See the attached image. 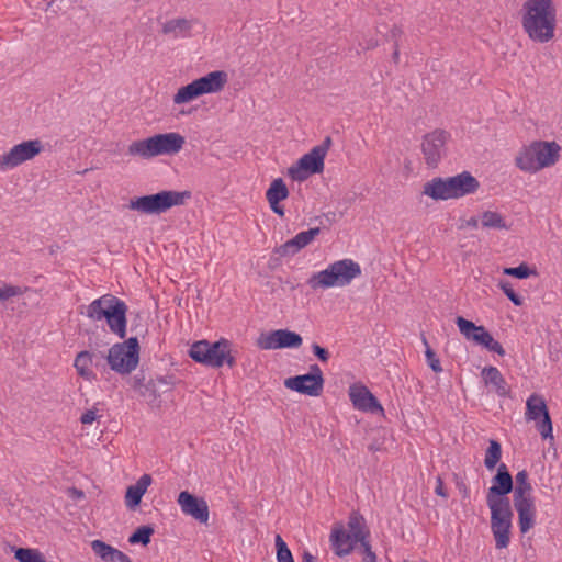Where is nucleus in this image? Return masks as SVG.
<instances>
[{
	"mask_svg": "<svg viewBox=\"0 0 562 562\" xmlns=\"http://www.w3.org/2000/svg\"><path fill=\"white\" fill-rule=\"evenodd\" d=\"M558 11L553 0H525L521 8V26L527 36L544 44L555 36Z\"/></svg>",
	"mask_w": 562,
	"mask_h": 562,
	"instance_id": "obj_1",
	"label": "nucleus"
},
{
	"mask_svg": "<svg viewBox=\"0 0 562 562\" xmlns=\"http://www.w3.org/2000/svg\"><path fill=\"white\" fill-rule=\"evenodd\" d=\"M562 146L555 140H532L522 146L515 157L521 171L535 175L554 167L561 159Z\"/></svg>",
	"mask_w": 562,
	"mask_h": 562,
	"instance_id": "obj_2",
	"label": "nucleus"
},
{
	"mask_svg": "<svg viewBox=\"0 0 562 562\" xmlns=\"http://www.w3.org/2000/svg\"><path fill=\"white\" fill-rule=\"evenodd\" d=\"M362 273L360 265L350 258H344L314 272L307 280L312 290L342 289L349 286Z\"/></svg>",
	"mask_w": 562,
	"mask_h": 562,
	"instance_id": "obj_3",
	"label": "nucleus"
},
{
	"mask_svg": "<svg viewBox=\"0 0 562 562\" xmlns=\"http://www.w3.org/2000/svg\"><path fill=\"white\" fill-rule=\"evenodd\" d=\"M184 144V136L178 132L158 133L146 138L133 140L127 147V154L140 159L173 156L182 150Z\"/></svg>",
	"mask_w": 562,
	"mask_h": 562,
	"instance_id": "obj_4",
	"label": "nucleus"
},
{
	"mask_svg": "<svg viewBox=\"0 0 562 562\" xmlns=\"http://www.w3.org/2000/svg\"><path fill=\"white\" fill-rule=\"evenodd\" d=\"M479 181L471 173L463 171L447 178H434L423 186V194L436 200H457L474 193Z\"/></svg>",
	"mask_w": 562,
	"mask_h": 562,
	"instance_id": "obj_5",
	"label": "nucleus"
},
{
	"mask_svg": "<svg viewBox=\"0 0 562 562\" xmlns=\"http://www.w3.org/2000/svg\"><path fill=\"white\" fill-rule=\"evenodd\" d=\"M126 310L124 302L106 294L92 301L82 313L93 322L105 319L110 331L123 338L126 335Z\"/></svg>",
	"mask_w": 562,
	"mask_h": 562,
	"instance_id": "obj_6",
	"label": "nucleus"
},
{
	"mask_svg": "<svg viewBox=\"0 0 562 562\" xmlns=\"http://www.w3.org/2000/svg\"><path fill=\"white\" fill-rule=\"evenodd\" d=\"M228 82L224 70H214L180 87L172 97L176 105L191 103L200 97L220 93Z\"/></svg>",
	"mask_w": 562,
	"mask_h": 562,
	"instance_id": "obj_7",
	"label": "nucleus"
},
{
	"mask_svg": "<svg viewBox=\"0 0 562 562\" xmlns=\"http://www.w3.org/2000/svg\"><path fill=\"white\" fill-rule=\"evenodd\" d=\"M189 355L194 361L212 368H221L224 364L229 368L235 366L232 344L225 338L215 342L199 340L191 346Z\"/></svg>",
	"mask_w": 562,
	"mask_h": 562,
	"instance_id": "obj_8",
	"label": "nucleus"
},
{
	"mask_svg": "<svg viewBox=\"0 0 562 562\" xmlns=\"http://www.w3.org/2000/svg\"><path fill=\"white\" fill-rule=\"evenodd\" d=\"M190 196L189 191H160L132 199L128 207L143 214H160L171 207L183 205Z\"/></svg>",
	"mask_w": 562,
	"mask_h": 562,
	"instance_id": "obj_9",
	"label": "nucleus"
},
{
	"mask_svg": "<svg viewBox=\"0 0 562 562\" xmlns=\"http://www.w3.org/2000/svg\"><path fill=\"white\" fill-rule=\"evenodd\" d=\"M366 530L363 519L358 515H351L347 528L336 525L330 535V542L338 555L349 554L358 543H366Z\"/></svg>",
	"mask_w": 562,
	"mask_h": 562,
	"instance_id": "obj_10",
	"label": "nucleus"
},
{
	"mask_svg": "<svg viewBox=\"0 0 562 562\" xmlns=\"http://www.w3.org/2000/svg\"><path fill=\"white\" fill-rule=\"evenodd\" d=\"M106 362L112 371L121 375L132 373L139 363V344L137 338L131 337L125 341L111 346L108 350Z\"/></svg>",
	"mask_w": 562,
	"mask_h": 562,
	"instance_id": "obj_11",
	"label": "nucleus"
},
{
	"mask_svg": "<svg viewBox=\"0 0 562 562\" xmlns=\"http://www.w3.org/2000/svg\"><path fill=\"white\" fill-rule=\"evenodd\" d=\"M313 147L308 153L303 155L297 161L286 169V175L293 181L303 182L312 175L321 173L325 167V157L328 151V143Z\"/></svg>",
	"mask_w": 562,
	"mask_h": 562,
	"instance_id": "obj_12",
	"label": "nucleus"
},
{
	"mask_svg": "<svg viewBox=\"0 0 562 562\" xmlns=\"http://www.w3.org/2000/svg\"><path fill=\"white\" fill-rule=\"evenodd\" d=\"M44 144L40 139H29L18 143L0 154V171H10L29 162L41 155Z\"/></svg>",
	"mask_w": 562,
	"mask_h": 562,
	"instance_id": "obj_13",
	"label": "nucleus"
},
{
	"mask_svg": "<svg viewBox=\"0 0 562 562\" xmlns=\"http://www.w3.org/2000/svg\"><path fill=\"white\" fill-rule=\"evenodd\" d=\"M525 419L535 423L543 440L554 441L552 420L542 395L533 393L527 398Z\"/></svg>",
	"mask_w": 562,
	"mask_h": 562,
	"instance_id": "obj_14",
	"label": "nucleus"
},
{
	"mask_svg": "<svg viewBox=\"0 0 562 562\" xmlns=\"http://www.w3.org/2000/svg\"><path fill=\"white\" fill-rule=\"evenodd\" d=\"M512 518L508 499L494 498V539L498 549L507 548L509 544Z\"/></svg>",
	"mask_w": 562,
	"mask_h": 562,
	"instance_id": "obj_15",
	"label": "nucleus"
},
{
	"mask_svg": "<svg viewBox=\"0 0 562 562\" xmlns=\"http://www.w3.org/2000/svg\"><path fill=\"white\" fill-rule=\"evenodd\" d=\"M284 386L303 395L319 396L324 387L323 373L317 366H313L310 373L285 379Z\"/></svg>",
	"mask_w": 562,
	"mask_h": 562,
	"instance_id": "obj_16",
	"label": "nucleus"
},
{
	"mask_svg": "<svg viewBox=\"0 0 562 562\" xmlns=\"http://www.w3.org/2000/svg\"><path fill=\"white\" fill-rule=\"evenodd\" d=\"M450 134L443 130H435L426 134L422 142V153L426 165L430 168L438 166L446 155V145Z\"/></svg>",
	"mask_w": 562,
	"mask_h": 562,
	"instance_id": "obj_17",
	"label": "nucleus"
},
{
	"mask_svg": "<svg viewBox=\"0 0 562 562\" xmlns=\"http://www.w3.org/2000/svg\"><path fill=\"white\" fill-rule=\"evenodd\" d=\"M303 342L302 337L288 329L265 331L259 335L256 346L262 350L299 348Z\"/></svg>",
	"mask_w": 562,
	"mask_h": 562,
	"instance_id": "obj_18",
	"label": "nucleus"
},
{
	"mask_svg": "<svg viewBox=\"0 0 562 562\" xmlns=\"http://www.w3.org/2000/svg\"><path fill=\"white\" fill-rule=\"evenodd\" d=\"M348 396L355 409L384 415V409L371 391L361 382L349 385Z\"/></svg>",
	"mask_w": 562,
	"mask_h": 562,
	"instance_id": "obj_19",
	"label": "nucleus"
},
{
	"mask_svg": "<svg viewBox=\"0 0 562 562\" xmlns=\"http://www.w3.org/2000/svg\"><path fill=\"white\" fill-rule=\"evenodd\" d=\"M178 505L186 516H190L200 524L206 525L210 518V510L206 501L198 497L188 491H182L178 495Z\"/></svg>",
	"mask_w": 562,
	"mask_h": 562,
	"instance_id": "obj_20",
	"label": "nucleus"
},
{
	"mask_svg": "<svg viewBox=\"0 0 562 562\" xmlns=\"http://www.w3.org/2000/svg\"><path fill=\"white\" fill-rule=\"evenodd\" d=\"M514 506L518 514L520 532L527 533L536 525L537 509L533 496L514 497Z\"/></svg>",
	"mask_w": 562,
	"mask_h": 562,
	"instance_id": "obj_21",
	"label": "nucleus"
},
{
	"mask_svg": "<svg viewBox=\"0 0 562 562\" xmlns=\"http://www.w3.org/2000/svg\"><path fill=\"white\" fill-rule=\"evenodd\" d=\"M456 324L467 340L490 349L492 337L483 326H477L461 316L457 317Z\"/></svg>",
	"mask_w": 562,
	"mask_h": 562,
	"instance_id": "obj_22",
	"label": "nucleus"
},
{
	"mask_svg": "<svg viewBox=\"0 0 562 562\" xmlns=\"http://www.w3.org/2000/svg\"><path fill=\"white\" fill-rule=\"evenodd\" d=\"M289 196V189L282 178L273 179L266 192V199L270 209L279 216L284 215V209L281 202Z\"/></svg>",
	"mask_w": 562,
	"mask_h": 562,
	"instance_id": "obj_23",
	"label": "nucleus"
},
{
	"mask_svg": "<svg viewBox=\"0 0 562 562\" xmlns=\"http://www.w3.org/2000/svg\"><path fill=\"white\" fill-rule=\"evenodd\" d=\"M318 234L319 228L317 227L299 233L296 236H294L292 239H290L280 247V255L293 256L297 254L302 248L310 245Z\"/></svg>",
	"mask_w": 562,
	"mask_h": 562,
	"instance_id": "obj_24",
	"label": "nucleus"
},
{
	"mask_svg": "<svg viewBox=\"0 0 562 562\" xmlns=\"http://www.w3.org/2000/svg\"><path fill=\"white\" fill-rule=\"evenodd\" d=\"M91 549L102 562H133L124 552L102 540H92Z\"/></svg>",
	"mask_w": 562,
	"mask_h": 562,
	"instance_id": "obj_25",
	"label": "nucleus"
},
{
	"mask_svg": "<svg viewBox=\"0 0 562 562\" xmlns=\"http://www.w3.org/2000/svg\"><path fill=\"white\" fill-rule=\"evenodd\" d=\"M151 482L149 474H143L135 484L128 486L125 494V505L128 508H136Z\"/></svg>",
	"mask_w": 562,
	"mask_h": 562,
	"instance_id": "obj_26",
	"label": "nucleus"
},
{
	"mask_svg": "<svg viewBox=\"0 0 562 562\" xmlns=\"http://www.w3.org/2000/svg\"><path fill=\"white\" fill-rule=\"evenodd\" d=\"M93 360L94 356L89 351H81L75 358L74 367L77 374L86 381H93L95 379V373L92 369Z\"/></svg>",
	"mask_w": 562,
	"mask_h": 562,
	"instance_id": "obj_27",
	"label": "nucleus"
},
{
	"mask_svg": "<svg viewBox=\"0 0 562 562\" xmlns=\"http://www.w3.org/2000/svg\"><path fill=\"white\" fill-rule=\"evenodd\" d=\"M12 552L18 562H48L45 554L37 548L12 547Z\"/></svg>",
	"mask_w": 562,
	"mask_h": 562,
	"instance_id": "obj_28",
	"label": "nucleus"
},
{
	"mask_svg": "<svg viewBox=\"0 0 562 562\" xmlns=\"http://www.w3.org/2000/svg\"><path fill=\"white\" fill-rule=\"evenodd\" d=\"M192 27L191 21L184 18L171 19L162 24V32L176 37L186 36Z\"/></svg>",
	"mask_w": 562,
	"mask_h": 562,
	"instance_id": "obj_29",
	"label": "nucleus"
},
{
	"mask_svg": "<svg viewBox=\"0 0 562 562\" xmlns=\"http://www.w3.org/2000/svg\"><path fill=\"white\" fill-rule=\"evenodd\" d=\"M503 273L517 279H528L539 276L537 268L526 262H521L517 267L504 268Z\"/></svg>",
	"mask_w": 562,
	"mask_h": 562,
	"instance_id": "obj_30",
	"label": "nucleus"
},
{
	"mask_svg": "<svg viewBox=\"0 0 562 562\" xmlns=\"http://www.w3.org/2000/svg\"><path fill=\"white\" fill-rule=\"evenodd\" d=\"M516 486L514 490V497L532 496V486L528 481L527 471H519L516 476Z\"/></svg>",
	"mask_w": 562,
	"mask_h": 562,
	"instance_id": "obj_31",
	"label": "nucleus"
},
{
	"mask_svg": "<svg viewBox=\"0 0 562 562\" xmlns=\"http://www.w3.org/2000/svg\"><path fill=\"white\" fill-rule=\"evenodd\" d=\"M513 491L510 474L496 473L494 475V495L504 496Z\"/></svg>",
	"mask_w": 562,
	"mask_h": 562,
	"instance_id": "obj_32",
	"label": "nucleus"
},
{
	"mask_svg": "<svg viewBox=\"0 0 562 562\" xmlns=\"http://www.w3.org/2000/svg\"><path fill=\"white\" fill-rule=\"evenodd\" d=\"M154 533V529L149 526H142L137 528L128 538L131 544H143L147 546L150 542V537Z\"/></svg>",
	"mask_w": 562,
	"mask_h": 562,
	"instance_id": "obj_33",
	"label": "nucleus"
},
{
	"mask_svg": "<svg viewBox=\"0 0 562 562\" xmlns=\"http://www.w3.org/2000/svg\"><path fill=\"white\" fill-rule=\"evenodd\" d=\"M278 562H294L293 555L280 535L274 538Z\"/></svg>",
	"mask_w": 562,
	"mask_h": 562,
	"instance_id": "obj_34",
	"label": "nucleus"
},
{
	"mask_svg": "<svg viewBox=\"0 0 562 562\" xmlns=\"http://www.w3.org/2000/svg\"><path fill=\"white\" fill-rule=\"evenodd\" d=\"M494 392L499 396H507L510 394L509 384L504 380L496 368H494Z\"/></svg>",
	"mask_w": 562,
	"mask_h": 562,
	"instance_id": "obj_35",
	"label": "nucleus"
},
{
	"mask_svg": "<svg viewBox=\"0 0 562 562\" xmlns=\"http://www.w3.org/2000/svg\"><path fill=\"white\" fill-rule=\"evenodd\" d=\"M498 286L505 293V295L510 300V302L516 306H521L524 304V299L515 292L512 284L507 281H499Z\"/></svg>",
	"mask_w": 562,
	"mask_h": 562,
	"instance_id": "obj_36",
	"label": "nucleus"
},
{
	"mask_svg": "<svg viewBox=\"0 0 562 562\" xmlns=\"http://www.w3.org/2000/svg\"><path fill=\"white\" fill-rule=\"evenodd\" d=\"M22 294V290L19 286L11 284H1L0 285V301L8 302L13 297H16Z\"/></svg>",
	"mask_w": 562,
	"mask_h": 562,
	"instance_id": "obj_37",
	"label": "nucleus"
},
{
	"mask_svg": "<svg viewBox=\"0 0 562 562\" xmlns=\"http://www.w3.org/2000/svg\"><path fill=\"white\" fill-rule=\"evenodd\" d=\"M424 345L426 346L425 355L427 358L428 366L435 372H440L442 369H441L439 359L436 357L435 352L430 349V347L428 346V342L426 340H424Z\"/></svg>",
	"mask_w": 562,
	"mask_h": 562,
	"instance_id": "obj_38",
	"label": "nucleus"
},
{
	"mask_svg": "<svg viewBox=\"0 0 562 562\" xmlns=\"http://www.w3.org/2000/svg\"><path fill=\"white\" fill-rule=\"evenodd\" d=\"M99 418L98 409L95 407L87 409L80 417L83 425H91Z\"/></svg>",
	"mask_w": 562,
	"mask_h": 562,
	"instance_id": "obj_39",
	"label": "nucleus"
},
{
	"mask_svg": "<svg viewBox=\"0 0 562 562\" xmlns=\"http://www.w3.org/2000/svg\"><path fill=\"white\" fill-rule=\"evenodd\" d=\"M513 226V222L508 221L505 217H502L499 214L494 213V229H510Z\"/></svg>",
	"mask_w": 562,
	"mask_h": 562,
	"instance_id": "obj_40",
	"label": "nucleus"
},
{
	"mask_svg": "<svg viewBox=\"0 0 562 562\" xmlns=\"http://www.w3.org/2000/svg\"><path fill=\"white\" fill-rule=\"evenodd\" d=\"M313 351L315 356L323 362H326L329 358L328 351L319 345H313Z\"/></svg>",
	"mask_w": 562,
	"mask_h": 562,
	"instance_id": "obj_41",
	"label": "nucleus"
},
{
	"mask_svg": "<svg viewBox=\"0 0 562 562\" xmlns=\"http://www.w3.org/2000/svg\"><path fill=\"white\" fill-rule=\"evenodd\" d=\"M435 493L438 496H441L443 498L448 497V493L446 492V488L443 486V482H442V480L440 477H437V485H436V488H435Z\"/></svg>",
	"mask_w": 562,
	"mask_h": 562,
	"instance_id": "obj_42",
	"label": "nucleus"
},
{
	"mask_svg": "<svg viewBox=\"0 0 562 562\" xmlns=\"http://www.w3.org/2000/svg\"><path fill=\"white\" fill-rule=\"evenodd\" d=\"M502 457V449L501 445L496 441H494V465H496Z\"/></svg>",
	"mask_w": 562,
	"mask_h": 562,
	"instance_id": "obj_43",
	"label": "nucleus"
},
{
	"mask_svg": "<svg viewBox=\"0 0 562 562\" xmlns=\"http://www.w3.org/2000/svg\"><path fill=\"white\" fill-rule=\"evenodd\" d=\"M363 547L366 549L367 555L364 557L366 562H375V555L370 551L367 543H363Z\"/></svg>",
	"mask_w": 562,
	"mask_h": 562,
	"instance_id": "obj_44",
	"label": "nucleus"
},
{
	"mask_svg": "<svg viewBox=\"0 0 562 562\" xmlns=\"http://www.w3.org/2000/svg\"><path fill=\"white\" fill-rule=\"evenodd\" d=\"M484 462L488 469H492V445L486 450V456H485Z\"/></svg>",
	"mask_w": 562,
	"mask_h": 562,
	"instance_id": "obj_45",
	"label": "nucleus"
},
{
	"mask_svg": "<svg viewBox=\"0 0 562 562\" xmlns=\"http://www.w3.org/2000/svg\"><path fill=\"white\" fill-rule=\"evenodd\" d=\"M492 374V369L491 368H484L482 370V376H483V380L484 382L487 384L488 381H490V376Z\"/></svg>",
	"mask_w": 562,
	"mask_h": 562,
	"instance_id": "obj_46",
	"label": "nucleus"
},
{
	"mask_svg": "<svg viewBox=\"0 0 562 562\" xmlns=\"http://www.w3.org/2000/svg\"><path fill=\"white\" fill-rule=\"evenodd\" d=\"M494 352L498 353L499 356H504L505 355V350L503 349V347L494 341Z\"/></svg>",
	"mask_w": 562,
	"mask_h": 562,
	"instance_id": "obj_47",
	"label": "nucleus"
},
{
	"mask_svg": "<svg viewBox=\"0 0 562 562\" xmlns=\"http://www.w3.org/2000/svg\"><path fill=\"white\" fill-rule=\"evenodd\" d=\"M497 473L510 474L505 463H499L497 467Z\"/></svg>",
	"mask_w": 562,
	"mask_h": 562,
	"instance_id": "obj_48",
	"label": "nucleus"
},
{
	"mask_svg": "<svg viewBox=\"0 0 562 562\" xmlns=\"http://www.w3.org/2000/svg\"><path fill=\"white\" fill-rule=\"evenodd\" d=\"M303 562H315L313 555L310 552L303 554Z\"/></svg>",
	"mask_w": 562,
	"mask_h": 562,
	"instance_id": "obj_49",
	"label": "nucleus"
},
{
	"mask_svg": "<svg viewBox=\"0 0 562 562\" xmlns=\"http://www.w3.org/2000/svg\"><path fill=\"white\" fill-rule=\"evenodd\" d=\"M144 396L148 397V402L154 404L155 403V396L151 397V394L143 393Z\"/></svg>",
	"mask_w": 562,
	"mask_h": 562,
	"instance_id": "obj_50",
	"label": "nucleus"
},
{
	"mask_svg": "<svg viewBox=\"0 0 562 562\" xmlns=\"http://www.w3.org/2000/svg\"><path fill=\"white\" fill-rule=\"evenodd\" d=\"M492 494V487H488L487 501L490 502V496Z\"/></svg>",
	"mask_w": 562,
	"mask_h": 562,
	"instance_id": "obj_51",
	"label": "nucleus"
},
{
	"mask_svg": "<svg viewBox=\"0 0 562 562\" xmlns=\"http://www.w3.org/2000/svg\"><path fill=\"white\" fill-rule=\"evenodd\" d=\"M76 497H82V493L81 492H77Z\"/></svg>",
	"mask_w": 562,
	"mask_h": 562,
	"instance_id": "obj_52",
	"label": "nucleus"
},
{
	"mask_svg": "<svg viewBox=\"0 0 562 562\" xmlns=\"http://www.w3.org/2000/svg\"><path fill=\"white\" fill-rule=\"evenodd\" d=\"M76 497H82V493L81 492H77Z\"/></svg>",
	"mask_w": 562,
	"mask_h": 562,
	"instance_id": "obj_53",
	"label": "nucleus"
}]
</instances>
